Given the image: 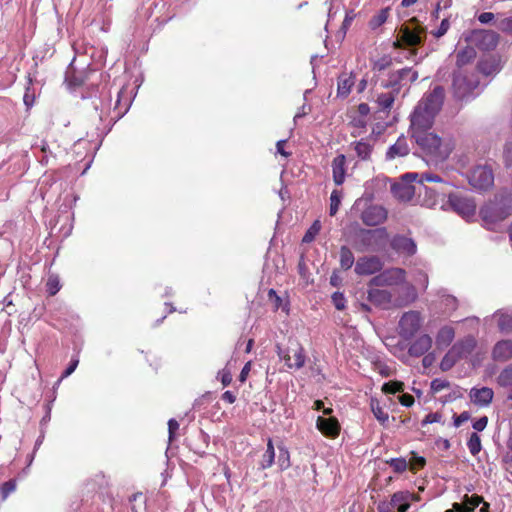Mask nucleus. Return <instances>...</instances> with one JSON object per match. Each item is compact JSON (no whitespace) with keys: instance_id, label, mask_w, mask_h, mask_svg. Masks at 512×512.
I'll use <instances>...</instances> for the list:
<instances>
[{"instance_id":"ea45409f","label":"nucleus","mask_w":512,"mask_h":512,"mask_svg":"<svg viewBox=\"0 0 512 512\" xmlns=\"http://www.w3.org/2000/svg\"><path fill=\"white\" fill-rule=\"evenodd\" d=\"M467 447L469 449V452L471 455L476 456L480 453L482 449L481 439L480 436L474 432L470 435L468 441H467Z\"/></svg>"},{"instance_id":"0e129e2a","label":"nucleus","mask_w":512,"mask_h":512,"mask_svg":"<svg viewBox=\"0 0 512 512\" xmlns=\"http://www.w3.org/2000/svg\"><path fill=\"white\" fill-rule=\"evenodd\" d=\"M487 424H488V417L487 416H483V417H480L479 419H477L473 423V428L476 431L481 432V431H483L486 428Z\"/></svg>"},{"instance_id":"412c9836","label":"nucleus","mask_w":512,"mask_h":512,"mask_svg":"<svg viewBox=\"0 0 512 512\" xmlns=\"http://www.w3.org/2000/svg\"><path fill=\"white\" fill-rule=\"evenodd\" d=\"M410 147L408 144V140L404 135L398 137L396 142L389 147L386 152L387 160H394L396 158L405 157L409 154Z\"/></svg>"},{"instance_id":"13d9d810","label":"nucleus","mask_w":512,"mask_h":512,"mask_svg":"<svg viewBox=\"0 0 512 512\" xmlns=\"http://www.w3.org/2000/svg\"><path fill=\"white\" fill-rule=\"evenodd\" d=\"M47 288L50 295H55L60 289L58 279L50 277L47 281Z\"/></svg>"},{"instance_id":"e2e57ef3","label":"nucleus","mask_w":512,"mask_h":512,"mask_svg":"<svg viewBox=\"0 0 512 512\" xmlns=\"http://www.w3.org/2000/svg\"><path fill=\"white\" fill-rule=\"evenodd\" d=\"M399 402L405 407H411L414 404L415 399L411 394L404 393L399 396Z\"/></svg>"},{"instance_id":"37998d69","label":"nucleus","mask_w":512,"mask_h":512,"mask_svg":"<svg viewBox=\"0 0 512 512\" xmlns=\"http://www.w3.org/2000/svg\"><path fill=\"white\" fill-rule=\"evenodd\" d=\"M341 196L342 193L339 190H333L330 196V207H329V214L331 216L336 215V213L339 210V206L341 203Z\"/></svg>"},{"instance_id":"1a4fd4ad","label":"nucleus","mask_w":512,"mask_h":512,"mask_svg":"<svg viewBox=\"0 0 512 512\" xmlns=\"http://www.w3.org/2000/svg\"><path fill=\"white\" fill-rule=\"evenodd\" d=\"M422 326L421 313L415 310L405 312L399 321V334L405 339L412 338Z\"/></svg>"},{"instance_id":"09e8293b","label":"nucleus","mask_w":512,"mask_h":512,"mask_svg":"<svg viewBox=\"0 0 512 512\" xmlns=\"http://www.w3.org/2000/svg\"><path fill=\"white\" fill-rule=\"evenodd\" d=\"M16 490V480L11 479L4 482L0 487V493L3 500H5L12 492Z\"/></svg>"},{"instance_id":"680f3d73","label":"nucleus","mask_w":512,"mask_h":512,"mask_svg":"<svg viewBox=\"0 0 512 512\" xmlns=\"http://www.w3.org/2000/svg\"><path fill=\"white\" fill-rule=\"evenodd\" d=\"M219 375L221 377V383L224 387L228 386L232 382V374L229 370L223 369L219 372Z\"/></svg>"},{"instance_id":"39448f33","label":"nucleus","mask_w":512,"mask_h":512,"mask_svg":"<svg viewBox=\"0 0 512 512\" xmlns=\"http://www.w3.org/2000/svg\"><path fill=\"white\" fill-rule=\"evenodd\" d=\"M435 115L431 112L423 110L422 107L416 106L411 114L410 133L415 139L417 135H422L431 130L434 124Z\"/></svg>"},{"instance_id":"a19ab883","label":"nucleus","mask_w":512,"mask_h":512,"mask_svg":"<svg viewBox=\"0 0 512 512\" xmlns=\"http://www.w3.org/2000/svg\"><path fill=\"white\" fill-rule=\"evenodd\" d=\"M321 227L322 226L320 220H315L304 234L302 242L311 243L312 241H314L316 236L319 234Z\"/></svg>"},{"instance_id":"864d4df0","label":"nucleus","mask_w":512,"mask_h":512,"mask_svg":"<svg viewBox=\"0 0 512 512\" xmlns=\"http://www.w3.org/2000/svg\"><path fill=\"white\" fill-rule=\"evenodd\" d=\"M449 28H450V22L447 18H445L441 21L439 28L436 31L432 32V34L434 37L440 38L447 33Z\"/></svg>"},{"instance_id":"774afa93","label":"nucleus","mask_w":512,"mask_h":512,"mask_svg":"<svg viewBox=\"0 0 512 512\" xmlns=\"http://www.w3.org/2000/svg\"><path fill=\"white\" fill-rule=\"evenodd\" d=\"M78 364H79V360L78 359L71 360L69 366L62 373L61 378H66V377L70 376L75 371V369L77 368Z\"/></svg>"},{"instance_id":"4c0bfd02","label":"nucleus","mask_w":512,"mask_h":512,"mask_svg":"<svg viewBox=\"0 0 512 512\" xmlns=\"http://www.w3.org/2000/svg\"><path fill=\"white\" fill-rule=\"evenodd\" d=\"M497 325L501 332H512V315L508 313L497 314Z\"/></svg>"},{"instance_id":"5fc2aeb1","label":"nucleus","mask_w":512,"mask_h":512,"mask_svg":"<svg viewBox=\"0 0 512 512\" xmlns=\"http://www.w3.org/2000/svg\"><path fill=\"white\" fill-rule=\"evenodd\" d=\"M426 464V460L423 457L414 455L410 461V470L416 471L422 469Z\"/></svg>"},{"instance_id":"6ab92c4d","label":"nucleus","mask_w":512,"mask_h":512,"mask_svg":"<svg viewBox=\"0 0 512 512\" xmlns=\"http://www.w3.org/2000/svg\"><path fill=\"white\" fill-rule=\"evenodd\" d=\"M432 338L428 334H423L416 338L409 346L408 353L413 357L425 355L432 347Z\"/></svg>"},{"instance_id":"338daca9","label":"nucleus","mask_w":512,"mask_h":512,"mask_svg":"<svg viewBox=\"0 0 512 512\" xmlns=\"http://www.w3.org/2000/svg\"><path fill=\"white\" fill-rule=\"evenodd\" d=\"M251 371V361H248L244 367L242 368L241 372H240V375L238 377V380L241 382V383H244L247 378H248V375Z\"/></svg>"},{"instance_id":"2eb2a0df","label":"nucleus","mask_w":512,"mask_h":512,"mask_svg":"<svg viewBox=\"0 0 512 512\" xmlns=\"http://www.w3.org/2000/svg\"><path fill=\"white\" fill-rule=\"evenodd\" d=\"M383 263L377 256L361 257L357 260L355 272L358 275H371L379 272Z\"/></svg>"},{"instance_id":"8fccbe9b","label":"nucleus","mask_w":512,"mask_h":512,"mask_svg":"<svg viewBox=\"0 0 512 512\" xmlns=\"http://www.w3.org/2000/svg\"><path fill=\"white\" fill-rule=\"evenodd\" d=\"M391 65H392V58L388 55H385L374 62L373 70L377 71V72H381V71L389 68Z\"/></svg>"},{"instance_id":"c85d7f7f","label":"nucleus","mask_w":512,"mask_h":512,"mask_svg":"<svg viewBox=\"0 0 512 512\" xmlns=\"http://www.w3.org/2000/svg\"><path fill=\"white\" fill-rule=\"evenodd\" d=\"M455 338V330L451 326H443L436 335V344L438 348L448 347Z\"/></svg>"},{"instance_id":"7ed1b4c3","label":"nucleus","mask_w":512,"mask_h":512,"mask_svg":"<svg viewBox=\"0 0 512 512\" xmlns=\"http://www.w3.org/2000/svg\"><path fill=\"white\" fill-rule=\"evenodd\" d=\"M411 24H415L414 27H409L408 25H403L400 28V37L394 42V46L396 48L405 46H418L421 45L426 38V28L419 24V21L416 17L410 19Z\"/></svg>"},{"instance_id":"6e6d98bb","label":"nucleus","mask_w":512,"mask_h":512,"mask_svg":"<svg viewBox=\"0 0 512 512\" xmlns=\"http://www.w3.org/2000/svg\"><path fill=\"white\" fill-rule=\"evenodd\" d=\"M498 28L504 33L512 34V16L501 19Z\"/></svg>"},{"instance_id":"f257e3e1","label":"nucleus","mask_w":512,"mask_h":512,"mask_svg":"<svg viewBox=\"0 0 512 512\" xmlns=\"http://www.w3.org/2000/svg\"><path fill=\"white\" fill-rule=\"evenodd\" d=\"M414 140L419 148L435 161L446 160L455 148L452 138H441L431 131L417 135Z\"/></svg>"},{"instance_id":"20e7f679","label":"nucleus","mask_w":512,"mask_h":512,"mask_svg":"<svg viewBox=\"0 0 512 512\" xmlns=\"http://www.w3.org/2000/svg\"><path fill=\"white\" fill-rule=\"evenodd\" d=\"M277 355L285 362L289 369L299 370L306 363V355L303 346L298 342H291L288 349L284 350L279 344L276 345Z\"/></svg>"},{"instance_id":"bf43d9fd","label":"nucleus","mask_w":512,"mask_h":512,"mask_svg":"<svg viewBox=\"0 0 512 512\" xmlns=\"http://www.w3.org/2000/svg\"><path fill=\"white\" fill-rule=\"evenodd\" d=\"M442 416L440 413H429L425 416V418L422 421V425L432 424L436 422H440Z\"/></svg>"},{"instance_id":"5701e85b","label":"nucleus","mask_w":512,"mask_h":512,"mask_svg":"<svg viewBox=\"0 0 512 512\" xmlns=\"http://www.w3.org/2000/svg\"><path fill=\"white\" fill-rule=\"evenodd\" d=\"M492 358L498 362H506L512 359V340L498 341L493 347Z\"/></svg>"},{"instance_id":"58836bf2","label":"nucleus","mask_w":512,"mask_h":512,"mask_svg":"<svg viewBox=\"0 0 512 512\" xmlns=\"http://www.w3.org/2000/svg\"><path fill=\"white\" fill-rule=\"evenodd\" d=\"M278 466L280 470L284 471L291 467L290 452L285 446H278Z\"/></svg>"},{"instance_id":"a211bd4d","label":"nucleus","mask_w":512,"mask_h":512,"mask_svg":"<svg viewBox=\"0 0 512 512\" xmlns=\"http://www.w3.org/2000/svg\"><path fill=\"white\" fill-rule=\"evenodd\" d=\"M476 340L473 336H467L457 341L450 350L455 354L458 360L467 358L475 349Z\"/></svg>"},{"instance_id":"b1692460","label":"nucleus","mask_w":512,"mask_h":512,"mask_svg":"<svg viewBox=\"0 0 512 512\" xmlns=\"http://www.w3.org/2000/svg\"><path fill=\"white\" fill-rule=\"evenodd\" d=\"M494 392L489 387L473 388L470 391L471 401L478 406H487L491 403Z\"/></svg>"},{"instance_id":"393cba45","label":"nucleus","mask_w":512,"mask_h":512,"mask_svg":"<svg viewBox=\"0 0 512 512\" xmlns=\"http://www.w3.org/2000/svg\"><path fill=\"white\" fill-rule=\"evenodd\" d=\"M346 156L344 154L337 155L332 161L333 181L336 185H342L345 181L346 174Z\"/></svg>"},{"instance_id":"72a5a7b5","label":"nucleus","mask_w":512,"mask_h":512,"mask_svg":"<svg viewBox=\"0 0 512 512\" xmlns=\"http://www.w3.org/2000/svg\"><path fill=\"white\" fill-rule=\"evenodd\" d=\"M275 460V450L273 441L271 438L267 441V448L262 456V460L260 462V468L261 469H268L274 464Z\"/></svg>"},{"instance_id":"dca6fc26","label":"nucleus","mask_w":512,"mask_h":512,"mask_svg":"<svg viewBox=\"0 0 512 512\" xmlns=\"http://www.w3.org/2000/svg\"><path fill=\"white\" fill-rule=\"evenodd\" d=\"M499 38V34L492 30H481L474 33L476 45L485 51L495 49L499 43Z\"/></svg>"},{"instance_id":"f704fd0d","label":"nucleus","mask_w":512,"mask_h":512,"mask_svg":"<svg viewBox=\"0 0 512 512\" xmlns=\"http://www.w3.org/2000/svg\"><path fill=\"white\" fill-rule=\"evenodd\" d=\"M390 14V8L386 7L381 9L377 14L371 17L369 20V27L372 30H376L380 26H382L388 19Z\"/></svg>"},{"instance_id":"f8f14e48","label":"nucleus","mask_w":512,"mask_h":512,"mask_svg":"<svg viewBox=\"0 0 512 512\" xmlns=\"http://www.w3.org/2000/svg\"><path fill=\"white\" fill-rule=\"evenodd\" d=\"M444 97V88L442 86H435L429 94L422 98L417 106L422 107L423 110L431 112L436 116L443 105Z\"/></svg>"},{"instance_id":"c9c22d12","label":"nucleus","mask_w":512,"mask_h":512,"mask_svg":"<svg viewBox=\"0 0 512 512\" xmlns=\"http://www.w3.org/2000/svg\"><path fill=\"white\" fill-rule=\"evenodd\" d=\"M354 255L347 246L340 248V266L343 270L350 269L354 264Z\"/></svg>"},{"instance_id":"cd10ccee","label":"nucleus","mask_w":512,"mask_h":512,"mask_svg":"<svg viewBox=\"0 0 512 512\" xmlns=\"http://www.w3.org/2000/svg\"><path fill=\"white\" fill-rule=\"evenodd\" d=\"M354 84L355 79L352 73L340 74L337 80V96L340 98L348 97Z\"/></svg>"},{"instance_id":"bb28decb","label":"nucleus","mask_w":512,"mask_h":512,"mask_svg":"<svg viewBox=\"0 0 512 512\" xmlns=\"http://www.w3.org/2000/svg\"><path fill=\"white\" fill-rule=\"evenodd\" d=\"M411 497L409 492H396L391 496L389 505L397 512H406L410 508Z\"/></svg>"},{"instance_id":"aec40b11","label":"nucleus","mask_w":512,"mask_h":512,"mask_svg":"<svg viewBox=\"0 0 512 512\" xmlns=\"http://www.w3.org/2000/svg\"><path fill=\"white\" fill-rule=\"evenodd\" d=\"M391 248L398 253H403L406 255H414L416 253L417 247L415 242L406 236L396 235L391 240Z\"/></svg>"},{"instance_id":"ddd939ff","label":"nucleus","mask_w":512,"mask_h":512,"mask_svg":"<svg viewBox=\"0 0 512 512\" xmlns=\"http://www.w3.org/2000/svg\"><path fill=\"white\" fill-rule=\"evenodd\" d=\"M449 204L455 212L463 217L473 216L476 211L474 200L459 193L449 195Z\"/></svg>"},{"instance_id":"6e6552de","label":"nucleus","mask_w":512,"mask_h":512,"mask_svg":"<svg viewBox=\"0 0 512 512\" xmlns=\"http://www.w3.org/2000/svg\"><path fill=\"white\" fill-rule=\"evenodd\" d=\"M511 214V206L497 201L486 203L480 209V216L486 224H494L506 219Z\"/></svg>"},{"instance_id":"7c9ffc66","label":"nucleus","mask_w":512,"mask_h":512,"mask_svg":"<svg viewBox=\"0 0 512 512\" xmlns=\"http://www.w3.org/2000/svg\"><path fill=\"white\" fill-rule=\"evenodd\" d=\"M370 409L373 413L374 417L383 427H386L389 421V415L384 410V408L380 405V402L377 398L372 397L370 399Z\"/></svg>"},{"instance_id":"4d7b16f0","label":"nucleus","mask_w":512,"mask_h":512,"mask_svg":"<svg viewBox=\"0 0 512 512\" xmlns=\"http://www.w3.org/2000/svg\"><path fill=\"white\" fill-rule=\"evenodd\" d=\"M420 184H423L424 182H434V183H441L443 182L442 178L437 175V174H433V173H422L420 175V180H419Z\"/></svg>"},{"instance_id":"c756f323","label":"nucleus","mask_w":512,"mask_h":512,"mask_svg":"<svg viewBox=\"0 0 512 512\" xmlns=\"http://www.w3.org/2000/svg\"><path fill=\"white\" fill-rule=\"evenodd\" d=\"M497 384L507 389L508 398L512 400V364L506 366L497 376Z\"/></svg>"},{"instance_id":"79ce46f5","label":"nucleus","mask_w":512,"mask_h":512,"mask_svg":"<svg viewBox=\"0 0 512 512\" xmlns=\"http://www.w3.org/2000/svg\"><path fill=\"white\" fill-rule=\"evenodd\" d=\"M404 388L405 385L402 381L392 380L383 384L382 391L386 394H395L403 392Z\"/></svg>"},{"instance_id":"69168bd1","label":"nucleus","mask_w":512,"mask_h":512,"mask_svg":"<svg viewBox=\"0 0 512 512\" xmlns=\"http://www.w3.org/2000/svg\"><path fill=\"white\" fill-rule=\"evenodd\" d=\"M470 413L467 411L462 412L460 415L454 417V426L459 427L464 422L468 421L470 419Z\"/></svg>"},{"instance_id":"f03ea898","label":"nucleus","mask_w":512,"mask_h":512,"mask_svg":"<svg viewBox=\"0 0 512 512\" xmlns=\"http://www.w3.org/2000/svg\"><path fill=\"white\" fill-rule=\"evenodd\" d=\"M368 300L373 305L382 309H389L391 307H403L417 299L416 289L412 285H408L403 288V297L393 299V295L390 291L385 289H379L375 286H369Z\"/></svg>"},{"instance_id":"49530a36","label":"nucleus","mask_w":512,"mask_h":512,"mask_svg":"<svg viewBox=\"0 0 512 512\" xmlns=\"http://www.w3.org/2000/svg\"><path fill=\"white\" fill-rule=\"evenodd\" d=\"M387 464L396 473H402V472L406 471L408 468V462L404 458H392L387 461Z\"/></svg>"},{"instance_id":"0eeeda50","label":"nucleus","mask_w":512,"mask_h":512,"mask_svg":"<svg viewBox=\"0 0 512 512\" xmlns=\"http://www.w3.org/2000/svg\"><path fill=\"white\" fill-rule=\"evenodd\" d=\"M418 177L419 174L417 173L404 174L399 182L391 186L393 196L402 202L410 201L416 193V188L413 183Z\"/></svg>"},{"instance_id":"a878e982","label":"nucleus","mask_w":512,"mask_h":512,"mask_svg":"<svg viewBox=\"0 0 512 512\" xmlns=\"http://www.w3.org/2000/svg\"><path fill=\"white\" fill-rule=\"evenodd\" d=\"M483 497L478 495H472L471 497L466 496V500L463 504L454 503L451 509L446 512H471L476 510L481 503H483Z\"/></svg>"},{"instance_id":"3c124183","label":"nucleus","mask_w":512,"mask_h":512,"mask_svg":"<svg viewBox=\"0 0 512 512\" xmlns=\"http://www.w3.org/2000/svg\"><path fill=\"white\" fill-rule=\"evenodd\" d=\"M431 391L433 393H438L443 389L449 388L450 383L447 380L436 378L431 381Z\"/></svg>"},{"instance_id":"e433bc0d","label":"nucleus","mask_w":512,"mask_h":512,"mask_svg":"<svg viewBox=\"0 0 512 512\" xmlns=\"http://www.w3.org/2000/svg\"><path fill=\"white\" fill-rule=\"evenodd\" d=\"M478 69L482 74L489 76L498 71L499 65L494 58H488L479 63Z\"/></svg>"},{"instance_id":"052dcab7","label":"nucleus","mask_w":512,"mask_h":512,"mask_svg":"<svg viewBox=\"0 0 512 512\" xmlns=\"http://www.w3.org/2000/svg\"><path fill=\"white\" fill-rule=\"evenodd\" d=\"M179 429V423L175 419H170L168 421V432H169V441H172L175 438L176 431Z\"/></svg>"},{"instance_id":"4468645a","label":"nucleus","mask_w":512,"mask_h":512,"mask_svg":"<svg viewBox=\"0 0 512 512\" xmlns=\"http://www.w3.org/2000/svg\"><path fill=\"white\" fill-rule=\"evenodd\" d=\"M387 218V211L379 205H370L361 214L362 222L367 226H377Z\"/></svg>"},{"instance_id":"a18cd8bd","label":"nucleus","mask_w":512,"mask_h":512,"mask_svg":"<svg viewBox=\"0 0 512 512\" xmlns=\"http://www.w3.org/2000/svg\"><path fill=\"white\" fill-rule=\"evenodd\" d=\"M130 502L132 503V511L140 512L145 506L146 499L143 493L137 492L130 497Z\"/></svg>"},{"instance_id":"2f4dec72","label":"nucleus","mask_w":512,"mask_h":512,"mask_svg":"<svg viewBox=\"0 0 512 512\" xmlns=\"http://www.w3.org/2000/svg\"><path fill=\"white\" fill-rule=\"evenodd\" d=\"M410 73V68H402L390 74L389 79L385 87H391L396 93H399L402 81Z\"/></svg>"},{"instance_id":"de8ad7c7","label":"nucleus","mask_w":512,"mask_h":512,"mask_svg":"<svg viewBox=\"0 0 512 512\" xmlns=\"http://www.w3.org/2000/svg\"><path fill=\"white\" fill-rule=\"evenodd\" d=\"M475 57L473 48H466L457 54V65L463 66Z\"/></svg>"},{"instance_id":"9b49d317","label":"nucleus","mask_w":512,"mask_h":512,"mask_svg":"<svg viewBox=\"0 0 512 512\" xmlns=\"http://www.w3.org/2000/svg\"><path fill=\"white\" fill-rule=\"evenodd\" d=\"M385 236L384 229L366 230L361 229L356 236L355 247L358 251H365L374 248Z\"/></svg>"},{"instance_id":"f3484780","label":"nucleus","mask_w":512,"mask_h":512,"mask_svg":"<svg viewBox=\"0 0 512 512\" xmlns=\"http://www.w3.org/2000/svg\"><path fill=\"white\" fill-rule=\"evenodd\" d=\"M317 429L328 438H336L340 434V424L335 417L324 418L319 416L316 420Z\"/></svg>"},{"instance_id":"473e14b6","label":"nucleus","mask_w":512,"mask_h":512,"mask_svg":"<svg viewBox=\"0 0 512 512\" xmlns=\"http://www.w3.org/2000/svg\"><path fill=\"white\" fill-rule=\"evenodd\" d=\"M397 94L398 93H396L395 91L379 94L376 99L378 107L382 111H389L395 102V98H396Z\"/></svg>"},{"instance_id":"603ef678","label":"nucleus","mask_w":512,"mask_h":512,"mask_svg":"<svg viewBox=\"0 0 512 512\" xmlns=\"http://www.w3.org/2000/svg\"><path fill=\"white\" fill-rule=\"evenodd\" d=\"M332 301L337 310L345 309L346 299L342 293H340V292L333 293Z\"/></svg>"},{"instance_id":"4be33fe9","label":"nucleus","mask_w":512,"mask_h":512,"mask_svg":"<svg viewBox=\"0 0 512 512\" xmlns=\"http://www.w3.org/2000/svg\"><path fill=\"white\" fill-rule=\"evenodd\" d=\"M350 149L355 152L356 157L360 161H370L374 150V145L367 139L354 141L349 145Z\"/></svg>"},{"instance_id":"c03bdc74","label":"nucleus","mask_w":512,"mask_h":512,"mask_svg":"<svg viewBox=\"0 0 512 512\" xmlns=\"http://www.w3.org/2000/svg\"><path fill=\"white\" fill-rule=\"evenodd\" d=\"M459 360L455 354L449 349V351L442 358L440 368L442 371L450 370Z\"/></svg>"},{"instance_id":"423d86ee","label":"nucleus","mask_w":512,"mask_h":512,"mask_svg":"<svg viewBox=\"0 0 512 512\" xmlns=\"http://www.w3.org/2000/svg\"><path fill=\"white\" fill-rule=\"evenodd\" d=\"M469 184L478 190H488L494 185V173L489 165H477L474 167L469 176Z\"/></svg>"},{"instance_id":"9d476101","label":"nucleus","mask_w":512,"mask_h":512,"mask_svg":"<svg viewBox=\"0 0 512 512\" xmlns=\"http://www.w3.org/2000/svg\"><path fill=\"white\" fill-rule=\"evenodd\" d=\"M406 272L402 268H391L376 275L369 281V286H393L405 281Z\"/></svg>"}]
</instances>
